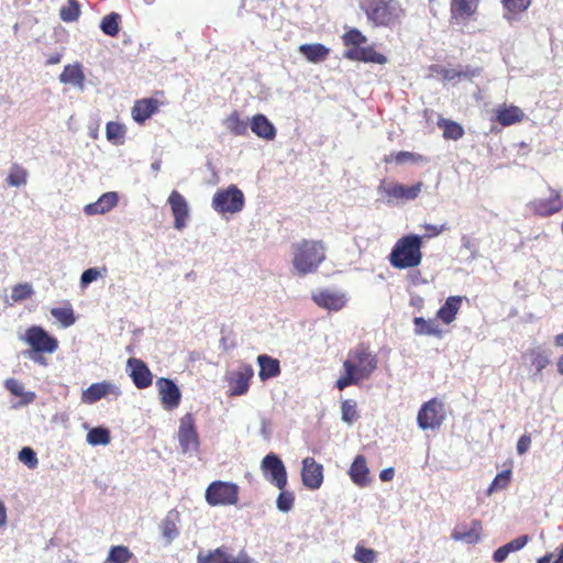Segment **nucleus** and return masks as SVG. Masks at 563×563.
Instances as JSON below:
<instances>
[{"label":"nucleus","instance_id":"f257e3e1","mask_svg":"<svg viewBox=\"0 0 563 563\" xmlns=\"http://www.w3.org/2000/svg\"><path fill=\"white\" fill-rule=\"evenodd\" d=\"M378 358L368 345L358 344L351 349L346 360L343 362V375L336 380L335 386L343 390L351 385H358L362 380L368 379L377 369Z\"/></svg>","mask_w":563,"mask_h":563},{"label":"nucleus","instance_id":"f03ea898","mask_svg":"<svg viewBox=\"0 0 563 563\" xmlns=\"http://www.w3.org/2000/svg\"><path fill=\"white\" fill-rule=\"evenodd\" d=\"M362 10L376 27L393 29L400 25L406 16V9L399 0H363Z\"/></svg>","mask_w":563,"mask_h":563},{"label":"nucleus","instance_id":"7ed1b4c3","mask_svg":"<svg viewBox=\"0 0 563 563\" xmlns=\"http://www.w3.org/2000/svg\"><path fill=\"white\" fill-rule=\"evenodd\" d=\"M292 266L299 275L317 272L327 258V249L322 241L303 239L291 246Z\"/></svg>","mask_w":563,"mask_h":563},{"label":"nucleus","instance_id":"20e7f679","mask_svg":"<svg viewBox=\"0 0 563 563\" xmlns=\"http://www.w3.org/2000/svg\"><path fill=\"white\" fill-rule=\"evenodd\" d=\"M341 38L343 45L347 47L343 54L346 59L378 65L387 63V57L376 52L372 45L364 46L367 43V37L360 30L349 29Z\"/></svg>","mask_w":563,"mask_h":563},{"label":"nucleus","instance_id":"39448f33","mask_svg":"<svg viewBox=\"0 0 563 563\" xmlns=\"http://www.w3.org/2000/svg\"><path fill=\"white\" fill-rule=\"evenodd\" d=\"M422 238L417 234H407L394 245L388 261L394 268L406 269L420 265L422 261Z\"/></svg>","mask_w":563,"mask_h":563},{"label":"nucleus","instance_id":"423d86ee","mask_svg":"<svg viewBox=\"0 0 563 563\" xmlns=\"http://www.w3.org/2000/svg\"><path fill=\"white\" fill-rule=\"evenodd\" d=\"M445 419V404L443 400L434 397L421 405L417 415V424L423 431H438Z\"/></svg>","mask_w":563,"mask_h":563},{"label":"nucleus","instance_id":"0eeeda50","mask_svg":"<svg viewBox=\"0 0 563 563\" xmlns=\"http://www.w3.org/2000/svg\"><path fill=\"white\" fill-rule=\"evenodd\" d=\"M22 340L31 347V351L26 352V355L35 361H38L35 355L45 353L52 354L58 349L57 339L49 335L40 325L27 328Z\"/></svg>","mask_w":563,"mask_h":563},{"label":"nucleus","instance_id":"6e6552de","mask_svg":"<svg viewBox=\"0 0 563 563\" xmlns=\"http://www.w3.org/2000/svg\"><path fill=\"white\" fill-rule=\"evenodd\" d=\"M422 187V181H418L411 186H405L397 181L382 180L377 187V191L387 203H394L415 200L420 195Z\"/></svg>","mask_w":563,"mask_h":563},{"label":"nucleus","instance_id":"1a4fd4ad","mask_svg":"<svg viewBox=\"0 0 563 563\" xmlns=\"http://www.w3.org/2000/svg\"><path fill=\"white\" fill-rule=\"evenodd\" d=\"M212 208L220 214L238 213L245 205L244 194L236 185L219 189L212 197Z\"/></svg>","mask_w":563,"mask_h":563},{"label":"nucleus","instance_id":"9d476101","mask_svg":"<svg viewBox=\"0 0 563 563\" xmlns=\"http://www.w3.org/2000/svg\"><path fill=\"white\" fill-rule=\"evenodd\" d=\"M240 488L231 482L214 481L209 484L206 489V501L208 505L216 506H234L239 501Z\"/></svg>","mask_w":563,"mask_h":563},{"label":"nucleus","instance_id":"9b49d317","mask_svg":"<svg viewBox=\"0 0 563 563\" xmlns=\"http://www.w3.org/2000/svg\"><path fill=\"white\" fill-rule=\"evenodd\" d=\"M261 470L265 478L279 490H283L287 486V471L283 461L277 454H267L262 460Z\"/></svg>","mask_w":563,"mask_h":563},{"label":"nucleus","instance_id":"f8f14e48","mask_svg":"<svg viewBox=\"0 0 563 563\" xmlns=\"http://www.w3.org/2000/svg\"><path fill=\"white\" fill-rule=\"evenodd\" d=\"M549 198H538L531 200L527 207L537 217H551L563 210V196L560 190L550 188Z\"/></svg>","mask_w":563,"mask_h":563},{"label":"nucleus","instance_id":"ddd939ff","mask_svg":"<svg viewBox=\"0 0 563 563\" xmlns=\"http://www.w3.org/2000/svg\"><path fill=\"white\" fill-rule=\"evenodd\" d=\"M254 376L250 364H242L236 369L227 374L228 395L231 397L245 395L250 389L251 379Z\"/></svg>","mask_w":563,"mask_h":563},{"label":"nucleus","instance_id":"4468645a","mask_svg":"<svg viewBox=\"0 0 563 563\" xmlns=\"http://www.w3.org/2000/svg\"><path fill=\"white\" fill-rule=\"evenodd\" d=\"M178 441L184 453L197 452L200 441L195 426L194 415L188 412L180 419L178 429Z\"/></svg>","mask_w":563,"mask_h":563},{"label":"nucleus","instance_id":"2eb2a0df","mask_svg":"<svg viewBox=\"0 0 563 563\" xmlns=\"http://www.w3.org/2000/svg\"><path fill=\"white\" fill-rule=\"evenodd\" d=\"M197 563H255V561L245 551L233 555L228 547L222 545L207 553H199Z\"/></svg>","mask_w":563,"mask_h":563},{"label":"nucleus","instance_id":"dca6fc26","mask_svg":"<svg viewBox=\"0 0 563 563\" xmlns=\"http://www.w3.org/2000/svg\"><path fill=\"white\" fill-rule=\"evenodd\" d=\"M122 391L118 385L109 380H102L91 384L88 388L81 391L80 400L82 404L92 405L100 399L113 397L114 399L121 396Z\"/></svg>","mask_w":563,"mask_h":563},{"label":"nucleus","instance_id":"f3484780","mask_svg":"<svg viewBox=\"0 0 563 563\" xmlns=\"http://www.w3.org/2000/svg\"><path fill=\"white\" fill-rule=\"evenodd\" d=\"M311 299L319 308L334 312L342 310L347 302L345 292L331 289H319L312 292Z\"/></svg>","mask_w":563,"mask_h":563},{"label":"nucleus","instance_id":"a211bd4d","mask_svg":"<svg viewBox=\"0 0 563 563\" xmlns=\"http://www.w3.org/2000/svg\"><path fill=\"white\" fill-rule=\"evenodd\" d=\"M174 217V227L181 231L186 228L189 219V206L186 198L177 190H173L167 199Z\"/></svg>","mask_w":563,"mask_h":563},{"label":"nucleus","instance_id":"6ab92c4d","mask_svg":"<svg viewBox=\"0 0 563 563\" xmlns=\"http://www.w3.org/2000/svg\"><path fill=\"white\" fill-rule=\"evenodd\" d=\"M301 481L311 490L320 488L323 483L322 464L318 463L313 457H305L302 460Z\"/></svg>","mask_w":563,"mask_h":563},{"label":"nucleus","instance_id":"aec40b11","mask_svg":"<svg viewBox=\"0 0 563 563\" xmlns=\"http://www.w3.org/2000/svg\"><path fill=\"white\" fill-rule=\"evenodd\" d=\"M162 406L167 410L177 408L180 404L181 394L177 385L169 378L161 377L156 380Z\"/></svg>","mask_w":563,"mask_h":563},{"label":"nucleus","instance_id":"412c9836","mask_svg":"<svg viewBox=\"0 0 563 563\" xmlns=\"http://www.w3.org/2000/svg\"><path fill=\"white\" fill-rule=\"evenodd\" d=\"M431 70L441 76L444 81L459 82L461 80L472 81L473 78L482 74L481 67L466 66L463 69L446 68L439 65L431 67Z\"/></svg>","mask_w":563,"mask_h":563},{"label":"nucleus","instance_id":"4be33fe9","mask_svg":"<svg viewBox=\"0 0 563 563\" xmlns=\"http://www.w3.org/2000/svg\"><path fill=\"white\" fill-rule=\"evenodd\" d=\"M128 367L130 369V377L139 389H145L153 383V374L144 361L131 357L128 360Z\"/></svg>","mask_w":563,"mask_h":563},{"label":"nucleus","instance_id":"5701e85b","mask_svg":"<svg viewBox=\"0 0 563 563\" xmlns=\"http://www.w3.org/2000/svg\"><path fill=\"white\" fill-rule=\"evenodd\" d=\"M162 102L154 98H143L134 102L131 110L133 120L139 124H144L147 119L157 113Z\"/></svg>","mask_w":563,"mask_h":563},{"label":"nucleus","instance_id":"b1692460","mask_svg":"<svg viewBox=\"0 0 563 563\" xmlns=\"http://www.w3.org/2000/svg\"><path fill=\"white\" fill-rule=\"evenodd\" d=\"M525 112L515 104L503 103L495 110V121L501 126H509L523 121Z\"/></svg>","mask_w":563,"mask_h":563},{"label":"nucleus","instance_id":"393cba45","mask_svg":"<svg viewBox=\"0 0 563 563\" xmlns=\"http://www.w3.org/2000/svg\"><path fill=\"white\" fill-rule=\"evenodd\" d=\"M481 0H451V18L456 21H467L477 11Z\"/></svg>","mask_w":563,"mask_h":563},{"label":"nucleus","instance_id":"a878e982","mask_svg":"<svg viewBox=\"0 0 563 563\" xmlns=\"http://www.w3.org/2000/svg\"><path fill=\"white\" fill-rule=\"evenodd\" d=\"M250 126L252 132L266 141H273L276 137V129L274 124L264 114H255L252 117Z\"/></svg>","mask_w":563,"mask_h":563},{"label":"nucleus","instance_id":"bb28decb","mask_svg":"<svg viewBox=\"0 0 563 563\" xmlns=\"http://www.w3.org/2000/svg\"><path fill=\"white\" fill-rule=\"evenodd\" d=\"M368 474L369 470L367 467L365 456L357 455L349 470V475L352 482L360 487H365L369 484Z\"/></svg>","mask_w":563,"mask_h":563},{"label":"nucleus","instance_id":"cd10ccee","mask_svg":"<svg viewBox=\"0 0 563 563\" xmlns=\"http://www.w3.org/2000/svg\"><path fill=\"white\" fill-rule=\"evenodd\" d=\"M118 195L114 191L103 194L96 202L85 207V213L89 216L103 214L114 208L118 203Z\"/></svg>","mask_w":563,"mask_h":563},{"label":"nucleus","instance_id":"c85d7f7f","mask_svg":"<svg viewBox=\"0 0 563 563\" xmlns=\"http://www.w3.org/2000/svg\"><path fill=\"white\" fill-rule=\"evenodd\" d=\"M462 297L461 296H450L446 298L443 306L437 312V318H439L445 324L452 323L461 309Z\"/></svg>","mask_w":563,"mask_h":563},{"label":"nucleus","instance_id":"c756f323","mask_svg":"<svg viewBox=\"0 0 563 563\" xmlns=\"http://www.w3.org/2000/svg\"><path fill=\"white\" fill-rule=\"evenodd\" d=\"M522 357L529 362V365L534 369V374L541 372L550 364L549 354L540 346L528 349Z\"/></svg>","mask_w":563,"mask_h":563},{"label":"nucleus","instance_id":"7c9ffc66","mask_svg":"<svg viewBox=\"0 0 563 563\" xmlns=\"http://www.w3.org/2000/svg\"><path fill=\"white\" fill-rule=\"evenodd\" d=\"M257 363L260 365L258 376L263 382L277 377L280 374L279 361L269 355H260L257 357Z\"/></svg>","mask_w":563,"mask_h":563},{"label":"nucleus","instance_id":"2f4dec72","mask_svg":"<svg viewBox=\"0 0 563 563\" xmlns=\"http://www.w3.org/2000/svg\"><path fill=\"white\" fill-rule=\"evenodd\" d=\"M482 523L479 520H473L468 530L456 527L452 532V539L455 541H464L470 544L477 543L481 539Z\"/></svg>","mask_w":563,"mask_h":563},{"label":"nucleus","instance_id":"473e14b6","mask_svg":"<svg viewBox=\"0 0 563 563\" xmlns=\"http://www.w3.org/2000/svg\"><path fill=\"white\" fill-rule=\"evenodd\" d=\"M299 52L309 60L310 63H320L328 58L330 54V49L321 43L314 44H301L299 46Z\"/></svg>","mask_w":563,"mask_h":563},{"label":"nucleus","instance_id":"72a5a7b5","mask_svg":"<svg viewBox=\"0 0 563 563\" xmlns=\"http://www.w3.org/2000/svg\"><path fill=\"white\" fill-rule=\"evenodd\" d=\"M59 80L63 84H71L79 88H84L85 75L79 64L66 65L63 73L59 75Z\"/></svg>","mask_w":563,"mask_h":563},{"label":"nucleus","instance_id":"f704fd0d","mask_svg":"<svg viewBox=\"0 0 563 563\" xmlns=\"http://www.w3.org/2000/svg\"><path fill=\"white\" fill-rule=\"evenodd\" d=\"M225 128L235 136H244L247 134V122L242 119L239 111H232L224 120Z\"/></svg>","mask_w":563,"mask_h":563},{"label":"nucleus","instance_id":"c9c22d12","mask_svg":"<svg viewBox=\"0 0 563 563\" xmlns=\"http://www.w3.org/2000/svg\"><path fill=\"white\" fill-rule=\"evenodd\" d=\"M438 126L443 131V137L445 140L457 141L464 135L463 126L453 120L440 118L438 120Z\"/></svg>","mask_w":563,"mask_h":563},{"label":"nucleus","instance_id":"e433bc0d","mask_svg":"<svg viewBox=\"0 0 563 563\" xmlns=\"http://www.w3.org/2000/svg\"><path fill=\"white\" fill-rule=\"evenodd\" d=\"M415 333L417 335H433L441 338L442 331L439 329L434 320H426L422 317L413 318Z\"/></svg>","mask_w":563,"mask_h":563},{"label":"nucleus","instance_id":"4c0bfd02","mask_svg":"<svg viewBox=\"0 0 563 563\" xmlns=\"http://www.w3.org/2000/svg\"><path fill=\"white\" fill-rule=\"evenodd\" d=\"M125 128L123 124L110 121L106 126L107 140L113 145H122L125 139Z\"/></svg>","mask_w":563,"mask_h":563},{"label":"nucleus","instance_id":"58836bf2","mask_svg":"<svg viewBox=\"0 0 563 563\" xmlns=\"http://www.w3.org/2000/svg\"><path fill=\"white\" fill-rule=\"evenodd\" d=\"M80 14L81 9L77 0H67V3L59 9V18L66 23L76 22Z\"/></svg>","mask_w":563,"mask_h":563},{"label":"nucleus","instance_id":"ea45409f","mask_svg":"<svg viewBox=\"0 0 563 563\" xmlns=\"http://www.w3.org/2000/svg\"><path fill=\"white\" fill-rule=\"evenodd\" d=\"M120 15L115 12H111L103 16L100 23L101 31L109 36L115 37L120 32Z\"/></svg>","mask_w":563,"mask_h":563},{"label":"nucleus","instance_id":"a19ab883","mask_svg":"<svg viewBox=\"0 0 563 563\" xmlns=\"http://www.w3.org/2000/svg\"><path fill=\"white\" fill-rule=\"evenodd\" d=\"M133 554L125 545H113L111 547L107 562L108 563H128L132 559Z\"/></svg>","mask_w":563,"mask_h":563},{"label":"nucleus","instance_id":"79ce46f5","mask_svg":"<svg viewBox=\"0 0 563 563\" xmlns=\"http://www.w3.org/2000/svg\"><path fill=\"white\" fill-rule=\"evenodd\" d=\"M384 163L388 164L390 162H395L396 164H405L407 162L410 163H419L423 161V156L417 153L407 152V151H400L396 154H390L388 156L384 157Z\"/></svg>","mask_w":563,"mask_h":563},{"label":"nucleus","instance_id":"37998d69","mask_svg":"<svg viewBox=\"0 0 563 563\" xmlns=\"http://www.w3.org/2000/svg\"><path fill=\"white\" fill-rule=\"evenodd\" d=\"M27 172L19 164H13L7 177V184L11 187H20L26 184Z\"/></svg>","mask_w":563,"mask_h":563},{"label":"nucleus","instance_id":"c03bdc74","mask_svg":"<svg viewBox=\"0 0 563 563\" xmlns=\"http://www.w3.org/2000/svg\"><path fill=\"white\" fill-rule=\"evenodd\" d=\"M110 432L106 428H92L87 434V441L91 445H107L110 443Z\"/></svg>","mask_w":563,"mask_h":563},{"label":"nucleus","instance_id":"a18cd8bd","mask_svg":"<svg viewBox=\"0 0 563 563\" xmlns=\"http://www.w3.org/2000/svg\"><path fill=\"white\" fill-rule=\"evenodd\" d=\"M51 313L65 328L70 327L76 321V318L74 316V310L70 306L53 308L51 310Z\"/></svg>","mask_w":563,"mask_h":563},{"label":"nucleus","instance_id":"49530a36","mask_svg":"<svg viewBox=\"0 0 563 563\" xmlns=\"http://www.w3.org/2000/svg\"><path fill=\"white\" fill-rule=\"evenodd\" d=\"M162 536L167 542L173 541L178 536V528L175 518L170 515L166 516L162 522Z\"/></svg>","mask_w":563,"mask_h":563},{"label":"nucleus","instance_id":"de8ad7c7","mask_svg":"<svg viewBox=\"0 0 563 563\" xmlns=\"http://www.w3.org/2000/svg\"><path fill=\"white\" fill-rule=\"evenodd\" d=\"M342 420L346 423H352L358 417L356 410V402L352 399L343 400L341 404Z\"/></svg>","mask_w":563,"mask_h":563},{"label":"nucleus","instance_id":"09e8293b","mask_svg":"<svg viewBox=\"0 0 563 563\" xmlns=\"http://www.w3.org/2000/svg\"><path fill=\"white\" fill-rule=\"evenodd\" d=\"M294 503H295V495L292 492L285 490V488L283 490H280V493L276 499V506L280 511L288 512L292 508Z\"/></svg>","mask_w":563,"mask_h":563},{"label":"nucleus","instance_id":"8fccbe9b","mask_svg":"<svg viewBox=\"0 0 563 563\" xmlns=\"http://www.w3.org/2000/svg\"><path fill=\"white\" fill-rule=\"evenodd\" d=\"M510 478H511L510 470H506V471L498 473L488 488V494H492L493 492L506 488L510 483Z\"/></svg>","mask_w":563,"mask_h":563},{"label":"nucleus","instance_id":"3c124183","mask_svg":"<svg viewBox=\"0 0 563 563\" xmlns=\"http://www.w3.org/2000/svg\"><path fill=\"white\" fill-rule=\"evenodd\" d=\"M34 291L30 284H18L12 288L11 298L14 301H22L32 297Z\"/></svg>","mask_w":563,"mask_h":563},{"label":"nucleus","instance_id":"603ef678","mask_svg":"<svg viewBox=\"0 0 563 563\" xmlns=\"http://www.w3.org/2000/svg\"><path fill=\"white\" fill-rule=\"evenodd\" d=\"M532 0H503L505 9L512 13L518 14L526 11L531 4Z\"/></svg>","mask_w":563,"mask_h":563},{"label":"nucleus","instance_id":"864d4df0","mask_svg":"<svg viewBox=\"0 0 563 563\" xmlns=\"http://www.w3.org/2000/svg\"><path fill=\"white\" fill-rule=\"evenodd\" d=\"M19 460L30 468L36 467L38 460L33 449L25 446L19 452Z\"/></svg>","mask_w":563,"mask_h":563},{"label":"nucleus","instance_id":"5fc2aeb1","mask_svg":"<svg viewBox=\"0 0 563 563\" xmlns=\"http://www.w3.org/2000/svg\"><path fill=\"white\" fill-rule=\"evenodd\" d=\"M354 558L361 563H373L376 555L374 550L357 545L355 549Z\"/></svg>","mask_w":563,"mask_h":563},{"label":"nucleus","instance_id":"6e6d98bb","mask_svg":"<svg viewBox=\"0 0 563 563\" xmlns=\"http://www.w3.org/2000/svg\"><path fill=\"white\" fill-rule=\"evenodd\" d=\"M528 536H521L506 543L504 547L507 549L509 553H511L521 550L528 543Z\"/></svg>","mask_w":563,"mask_h":563},{"label":"nucleus","instance_id":"4d7b16f0","mask_svg":"<svg viewBox=\"0 0 563 563\" xmlns=\"http://www.w3.org/2000/svg\"><path fill=\"white\" fill-rule=\"evenodd\" d=\"M98 276H99V272L96 268H88L82 273L80 283L82 286H86V285L92 283L93 280H96L98 278Z\"/></svg>","mask_w":563,"mask_h":563},{"label":"nucleus","instance_id":"13d9d810","mask_svg":"<svg viewBox=\"0 0 563 563\" xmlns=\"http://www.w3.org/2000/svg\"><path fill=\"white\" fill-rule=\"evenodd\" d=\"M531 445V438L529 434H522L517 442L518 454H525Z\"/></svg>","mask_w":563,"mask_h":563},{"label":"nucleus","instance_id":"bf43d9fd","mask_svg":"<svg viewBox=\"0 0 563 563\" xmlns=\"http://www.w3.org/2000/svg\"><path fill=\"white\" fill-rule=\"evenodd\" d=\"M424 230L427 231L428 238H433V236H437L440 233H442L445 230V227L444 225L437 227L433 224H426Z\"/></svg>","mask_w":563,"mask_h":563},{"label":"nucleus","instance_id":"052dcab7","mask_svg":"<svg viewBox=\"0 0 563 563\" xmlns=\"http://www.w3.org/2000/svg\"><path fill=\"white\" fill-rule=\"evenodd\" d=\"M509 555V552L507 551V549L503 545V547H499L493 554V559L495 562L497 563H501L504 562L507 556Z\"/></svg>","mask_w":563,"mask_h":563},{"label":"nucleus","instance_id":"680f3d73","mask_svg":"<svg viewBox=\"0 0 563 563\" xmlns=\"http://www.w3.org/2000/svg\"><path fill=\"white\" fill-rule=\"evenodd\" d=\"M7 388L15 396L22 395V386L14 379H10L7 382Z\"/></svg>","mask_w":563,"mask_h":563},{"label":"nucleus","instance_id":"e2e57ef3","mask_svg":"<svg viewBox=\"0 0 563 563\" xmlns=\"http://www.w3.org/2000/svg\"><path fill=\"white\" fill-rule=\"evenodd\" d=\"M394 476H395V470L393 467L385 468L379 474V478L383 482H389L394 478Z\"/></svg>","mask_w":563,"mask_h":563},{"label":"nucleus","instance_id":"0e129e2a","mask_svg":"<svg viewBox=\"0 0 563 563\" xmlns=\"http://www.w3.org/2000/svg\"><path fill=\"white\" fill-rule=\"evenodd\" d=\"M63 55L60 53H54L48 56L46 64L47 65H56L59 64L62 60Z\"/></svg>","mask_w":563,"mask_h":563},{"label":"nucleus","instance_id":"69168bd1","mask_svg":"<svg viewBox=\"0 0 563 563\" xmlns=\"http://www.w3.org/2000/svg\"><path fill=\"white\" fill-rule=\"evenodd\" d=\"M7 523V508L3 501L0 500V527Z\"/></svg>","mask_w":563,"mask_h":563},{"label":"nucleus","instance_id":"338daca9","mask_svg":"<svg viewBox=\"0 0 563 563\" xmlns=\"http://www.w3.org/2000/svg\"><path fill=\"white\" fill-rule=\"evenodd\" d=\"M554 344H555L556 346L563 347V332H562V333H560V334H558V335H555V338H554Z\"/></svg>","mask_w":563,"mask_h":563},{"label":"nucleus","instance_id":"774afa93","mask_svg":"<svg viewBox=\"0 0 563 563\" xmlns=\"http://www.w3.org/2000/svg\"><path fill=\"white\" fill-rule=\"evenodd\" d=\"M558 372L563 375V354L558 358Z\"/></svg>","mask_w":563,"mask_h":563}]
</instances>
